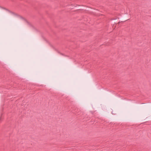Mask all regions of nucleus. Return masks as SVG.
I'll return each instance as SVG.
<instances>
[{
    "mask_svg": "<svg viewBox=\"0 0 151 151\" xmlns=\"http://www.w3.org/2000/svg\"><path fill=\"white\" fill-rule=\"evenodd\" d=\"M81 112L80 111H78V112H76V114L77 115H79L81 114Z\"/></svg>",
    "mask_w": 151,
    "mask_h": 151,
    "instance_id": "f257e3e1",
    "label": "nucleus"
}]
</instances>
